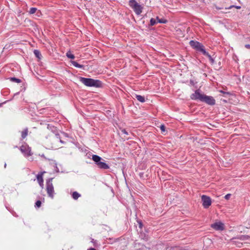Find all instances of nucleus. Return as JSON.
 I'll return each mask as SVG.
<instances>
[{"instance_id":"8","label":"nucleus","mask_w":250,"mask_h":250,"mask_svg":"<svg viewBox=\"0 0 250 250\" xmlns=\"http://www.w3.org/2000/svg\"><path fill=\"white\" fill-rule=\"evenodd\" d=\"M20 150L21 152L25 155L30 156L31 155V150L29 146L26 145H22L21 146Z\"/></svg>"},{"instance_id":"6","label":"nucleus","mask_w":250,"mask_h":250,"mask_svg":"<svg viewBox=\"0 0 250 250\" xmlns=\"http://www.w3.org/2000/svg\"><path fill=\"white\" fill-rule=\"evenodd\" d=\"M201 199L203 202V206L205 208H208L211 205V200L209 197L206 195H202Z\"/></svg>"},{"instance_id":"17","label":"nucleus","mask_w":250,"mask_h":250,"mask_svg":"<svg viewBox=\"0 0 250 250\" xmlns=\"http://www.w3.org/2000/svg\"><path fill=\"white\" fill-rule=\"evenodd\" d=\"M11 81L14 82H16L17 83H21V80L19 79H17L16 78L13 77L11 78L10 79Z\"/></svg>"},{"instance_id":"22","label":"nucleus","mask_w":250,"mask_h":250,"mask_svg":"<svg viewBox=\"0 0 250 250\" xmlns=\"http://www.w3.org/2000/svg\"><path fill=\"white\" fill-rule=\"evenodd\" d=\"M66 56L70 59H74L75 58V56L73 54H72L70 52H67L66 53Z\"/></svg>"},{"instance_id":"33","label":"nucleus","mask_w":250,"mask_h":250,"mask_svg":"<svg viewBox=\"0 0 250 250\" xmlns=\"http://www.w3.org/2000/svg\"><path fill=\"white\" fill-rule=\"evenodd\" d=\"M235 7H236V8H237V9H240V8H241V7H240V6H235Z\"/></svg>"},{"instance_id":"29","label":"nucleus","mask_w":250,"mask_h":250,"mask_svg":"<svg viewBox=\"0 0 250 250\" xmlns=\"http://www.w3.org/2000/svg\"><path fill=\"white\" fill-rule=\"evenodd\" d=\"M122 132H123L124 134H126V135H127L128 134V133L125 130V129H123L122 130Z\"/></svg>"},{"instance_id":"10","label":"nucleus","mask_w":250,"mask_h":250,"mask_svg":"<svg viewBox=\"0 0 250 250\" xmlns=\"http://www.w3.org/2000/svg\"><path fill=\"white\" fill-rule=\"evenodd\" d=\"M104 160L101 161L96 165L97 167L101 169H107L109 168L108 165L104 162Z\"/></svg>"},{"instance_id":"23","label":"nucleus","mask_w":250,"mask_h":250,"mask_svg":"<svg viewBox=\"0 0 250 250\" xmlns=\"http://www.w3.org/2000/svg\"><path fill=\"white\" fill-rule=\"evenodd\" d=\"M157 23L156 20L153 18H151L150 21V25L153 26Z\"/></svg>"},{"instance_id":"20","label":"nucleus","mask_w":250,"mask_h":250,"mask_svg":"<svg viewBox=\"0 0 250 250\" xmlns=\"http://www.w3.org/2000/svg\"><path fill=\"white\" fill-rule=\"evenodd\" d=\"M204 55H205V56H207V57L208 58V59H209V61H210V62H211V63H213V62H214V60H213V59L212 58V57H211V56H210V55H209V54L207 52H206V54H204Z\"/></svg>"},{"instance_id":"3","label":"nucleus","mask_w":250,"mask_h":250,"mask_svg":"<svg viewBox=\"0 0 250 250\" xmlns=\"http://www.w3.org/2000/svg\"><path fill=\"white\" fill-rule=\"evenodd\" d=\"M129 5L132 8L136 15H140L143 9V7L139 4L135 0H130L129 1Z\"/></svg>"},{"instance_id":"1","label":"nucleus","mask_w":250,"mask_h":250,"mask_svg":"<svg viewBox=\"0 0 250 250\" xmlns=\"http://www.w3.org/2000/svg\"><path fill=\"white\" fill-rule=\"evenodd\" d=\"M190 98L192 100H199L210 105L215 104V100L213 97L202 94L199 90H196L194 93L191 95Z\"/></svg>"},{"instance_id":"21","label":"nucleus","mask_w":250,"mask_h":250,"mask_svg":"<svg viewBox=\"0 0 250 250\" xmlns=\"http://www.w3.org/2000/svg\"><path fill=\"white\" fill-rule=\"evenodd\" d=\"M204 55H205V56H207V57L208 58V59H209V61H210V62H211V63H213V62H214V60H213V59L212 58V57H211V56H210V55H209V54L207 52H206V54H204Z\"/></svg>"},{"instance_id":"15","label":"nucleus","mask_w":250,"mask_h":250,"mask_svg":"<svg viewBox=\"0 0 250 250\" xmlns=\"http://www.w3.org/2000/svg\"><path fill=\"white\" fill-rule=\"evenodd\" d=\"M136 98L137 100L142 103L144 102L145 101L144 97L141 95H136Z\"/></svg>"},{"instance_id":"9","label":"nucleus","mask_w":250,"mask_h":250,"mask_svg":"<svg viewBox=\"0 0 250 250\" xmlns=\"http://www.w3.org/2000/svg\"><path fill=\"white\" fill-rule=\"evenodd\" d=\"M44 173H45L44 171L41 172V173H39L38 174H37L36 176L37 181L42 188H43V174Z\"/></svg>"},{"instance_id":"12","label":"nucleus","mask_w":250,"mask_h":250,"mask_svg":"<svg viewBox=\"0 0 250 250\" xmlns=\"http://www.w3.org/2000/svg\"><path fill=\"white\" fill-rule=\"evenodd\" d=\"M28 130L27 128L24 129L21 131V137L22 139H24L28 135Z\"/></svg>"},{"instance_id":"4","label":"nucleus","mask_w":250,"mask_h":250,"mask_svg":"<svg viewBox=\"0 0 250 250\" xmlns=\"http://www.w3.org/2000/svg\"><path fill=\"white\" fill-rule=\"evenodd\" d=\"M53 178H49L46 181V189L47 193L49 197L51 198L52 199L54 198V196L55 194V191L54 188V186L52 183Z\"/></svg>"},{"instance_id":"35","label":"nucleus","mask_w":250,"mask_h":250,"mask_svg":"<svg viewBox=\"0 0 250 250\" xmlns=\"http://www.w3.org/2000/svg\"><path fill=\"white\" fill-rule=\"evenodd\" d=\"M6 167V163H5V164H4V167L5 168V167Z\"/></svg>"},{"instance_id":"13","label":"nucleus","mask_w":250,"mask_h":250,"mask_svg":"<svg viewBox=\"0 0 250 250\" xmlns=\"http://www.w3.org/2000/svg\"><path fill=\"white\" fill-rule=\"evenodd\" d=\"M81 196V195L77 191H74L72 193V197L74 200H77L79 197Z\"/></svg>"},{"instance_id":"34","label":"nucleus","mask_w":250,"mask_h":250,"mask_svg":"<svg viewBox=\"0 0 250 250\" xmlns=\"http://www.w3.org/2000/svg\"><path fill=\"white\" fill-rule=\"evenodd\" d=\"M233 7H234V5H231L228 9H230V8H231Z\"/></svg>"},{"instance_id":"27","label":"nucleus","mask_w":250,"mask_h":250,"mask_svg":"<svg viewBox=\"0 0 250 250\" xmlns=\"http://www.w3.org/2000/svg\"><path fill=\"white\" fill-rule=\"evenodd\" d=\"M160 129L162 131V132H165V126L164 125H162L160 126Z\"/></svg>"},{"instance_id":"31","label":"nucleus","mask_w":250,"mask_h":250,"mask_svg":"<svg viewBox=\"0 0 250 250\" xmlns=\"http://www.w3.org/2000/svg\"><path fill=\"white\" fill-rule=\"evenodd\" d=\"M159 20H160V19L159 18V17H156V20L157 21H156L157 23V22H158V21H159Z\"/></svg>"},{"instance_id":"7","label":"nucleus","mask_w":250,"mask_h":250,"mask_svg":"<svg viewBox=\"0 0 250 250\" xmlns=\"http://www.w3.org/2000/svg\"><path fill=\"white\" fill-rule=\"evenodd\" d=\"M211 227L217 230H222L224 229V225L221 222H216L211 225Z\"/></svg>"},{"instance_id":"32","label":"nucleus","mask_w":250,"mask_h":250,"mask_svg":"<svg viewBox=\"0 0 250 250\" xmlns=\"http://www.w3.org/2000/svg\"><path fill=\"white\" fill-rule=\"evenodd\" d=\"M88 250H96L94 248H90V249H88Z\"/></svg>"},{"instance_id":"2","label":"nucleus","mask_w":250,"mask_h":250,"mask_svg":"<svg viewBox=\"0 0 250 250\" xmlns=\"http://www.w3.org/2000/svg\"><path fill=\"white\" fill-rule=\"evenodd\" d=\"M80 81L86 86H93L95 87H101L102 86V83L98 80L80 77Z\"/></svg>"},{"instance_id":"11","label":"nucleus","mask_w":250,"mask_h":250,"mask_svg":"<svg viewBox=\"0 0 250 250\" xmlns=\"http://www.w3.org/2000/svg\"><path fill=\"white\" fill-rule=\"evenodd\" d=\"M92 159L96 165L101 161H104V160L101 157L97 155H92Z\"/></svg>"},{"instance_id":"36","label":"nucleus","mask_w":250,"mask_h":250,"mask_svg":"<svg viewBox=\"0 0 250 250\" xmlns=\"http://www.w3.org/2000/svg\"><path fill=\"white\" fill-rule=\"evenodd\" d=\"M1 105V104H0V105Z\"/></svg>"},{"instance_id":"16","label":"nucleus","mask_w":250,"mask_h":250,"mask_svg":"<svg viewBox=\"0 0 250 250\" xmlns=\"http://www.w3.org/2000/svg\"><path fill=\"white\" fill-rule=\"evenodd\" d=\"M34 53L36 57H37L39 59H40V57L41 56V54L40 52L38 50H35L34 51Z\"/></svg>"},{"instance_id":"24","label":"nucleus","mask_w":250,"mask_h":250,"mask_svg":"<svg viewBox=\"0 0 250 250\" xmlns=\"http://www.w3.org/2000/svg\"><path fill=\"white\" fill-rule=\"evenodd\" d=\"M167 22V21L164 19H161L159 20L158 22L161 23H166Z\"/></svg>"},{"instance_id":"5","label":"nucleus","mask_w":250,"mask_h":250,"mask_svg":"<svg viewBox=\"0 0 250 250\" xmlns=\"http://www.w3.org/2000/svg\"><path fill=\"white\" fill-rule=\"evenodd\" d=\"M189 44L193 48L196 49L198 51H201L203 54H206V51L204 49V46L199 42L191 41L189 42Z\"/></svg>"},{"instance_id":"14","label":"nucleus","mask_w":250,"mask_h":250,"mask_svg":"<svg viewBox=\"0 0 250 250\" xmlns=\"http://www.w3.org/2000/svg\"><path fill=\"white\" fill-rule=\"evenodd\" d=\"M71 63L73 64V66H74L76 67H77V68H83V65L79 64L78 62H77L75 61H72Z\"/></svg>"},{"instance_id":"28","label":"nucleus","mask_w":250,"mask_h":250,"mask_svg":"<svg viewBox=\"0 0 250 250\" xmlns=\"http://www.w3.org/2000/svg\"><path fill=\"white\" fill-rule=\"evenodd\" d=\"M230 194H228L227 195H225V198L226 199V200H229L230 197Z\"/></svg>"},{"instance_id":"18","label":"nucleus","mask_w":250,"mask_h":250,"mask_svg":"<svg viewBox=\"0 0 250 250\" xmlns=\"http://www.w3.org/2000/svg\"><path fill=\"white\" fill-rule=\"evenodd\" d=\"M37 10V9L35 7H32L30 9V10L29 11V13L30 14H34Z\"/></svg>"},{"instance_id":"19","label":"nucleus","mask_w":250,"mask_h":250,"mask_svg":"<svg viewBox=\"0 0 250 250\" xmlns=\"http://www.w3.org/2000/svg\"><path fill=\"white\" fill-rule=\"evenodd\" d=\"M204 55H205V56H207V57L208 58V59H209V61H210V62H211V63H213V62H214V60H213V59L212 58V57H211V56H210V55H209V54L207 52H206V54H204Z\"/></svg>"},{"instance_id":"25","label":"nucleus","mask_w":250,"mask_h":250,"mask_svg":"<svg viewBox=\"0 0 250 250\" xmlns=\"http://www.w3.org/2000/svg\"><path fill=\"white\" fill-rule=\"evenodd\" d=\"M218 91L220 93H221L223 94L224 96H226V95H229L230 94V93L229 92H225V91H224L221 90H219Z\"/></svg>"},{"instance_id":"30","label":"nucleus","mask_w":250,"mask_h":250,"mask_svg":"<svg viewBox=\"0 0 250 250\" xmlns=\"http://www.w3.org/2000/svg\"><path fill=\"white\" fill-rule=\"evenodd\" d=\"M245 46L247 49H250V44H246Z\"/></svg>"},{"instance_id":"26","label":"nucleus","mask_w":250,"mask_h":250,"mask_svg":"<svg viewBox=\"0 0 250 250\" xmlns=\"http://www.w3.org/2000/svg\"><path fill=\"white\" fill-rule=\"evenodd\" d=\"M41 202L38 200L36 202L35 206L37 208H40L41 206Z\"/></svg>"}]
</instances>
